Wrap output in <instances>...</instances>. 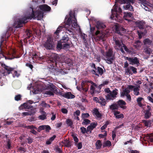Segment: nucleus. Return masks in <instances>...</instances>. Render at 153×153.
I'll return each instance as SVG.
<instances>
[{
    "mask_svg": "<svg viewBox=\"0 0 153 153\" xmlns=\"http://www.w3.org/2000/svg\"><path fill=\"white\" fill-rule=\"evenodd\" d=\"M55 151L57 153H63L62 149L58 147L56 148Z\"/></svg>",
    "mask_w": 153,
    "mask_h": 153,
    "instance_id": "obj_56",
    "label": "nucleus"
},
{
    "mask_svg": "<svg viewBox=\"0 0 153 153\" xmlns=\"http://www.w3.org/2000/svg\"><path fill=\"white\" fill-rule=\"evenodd\" d=\"M41 105L43 107L45 108L47 107H48L50 108L51 106L49 104H47L44 101H42L41 103Z\"/></svg>",
    "mask_w": 153,
    "mask_h": 153,
    "instance_id": "obj_51",
    "label": "nucleus"
},
{
    "mask_svg": "<svg viewBox=\"0 0 153 153\" xmlns=\"http://www.w3.org/2000/svg\"><path fill=\"white\" fill-rule=\"evenodd\" d=\"M62 47V43L61 42H58L56 48L58 49H61Z\"/></svg>",
    "mask_w": 153,
    "mask_h": 153,
    "instance_id": "obj_53",
    "label": "nucleus"
},
{
    "mask_svg": "<svg viewBox=\"0 0 153 153\" xmlns=\"http://www.w3.org/2000/svg\"><path fill=\"white\" fill-rule=\"evenodd\" d=\"M74 19H75V20L74 21L75 22L73 23L72 22V24H71V26L73 27H75L77 25V22H76V19L75 17H74Z\"/></svg>",
    "mask_w": 153,
    "mask_h": 153,
    "instance_id": "obj_62",
    "label": "nucleus"
},
{
    "mask_svg": "<svg viewBox=\"0 0 153 153\" xmlns=\"http://www.w3.org/2000/svg\"><path fill=\"white\" fill-rule=\"evenodd\" d=\"M59 94L60 95L68 99H73L75 97L74 95L72 94L71 92H66L64 94H63L61 92H59Z\"/></svg>",
    "mask_w": 153,
    "mask_h": 153,
    "instance_id": "obj_16",
    "label": "nucleus"
},
{
    "mask_svg": "<svg viewBox=\"0 0 153 153\" xmlns=\"http://www.w3.org/2000/svg\"><path fill=\"white\" fill-rule=\"evenodd\" d=\"M113 40L115 42V45H116L115 46L116 47H118L119 48L122 47L121 43H122V42H121V41L116 37H113Z\"/></svg>",
    "mask_w": 153,
    "mask_h": 153,
    "instance_id": "obj_20",
    "label": "nucleus"
},
{
    "mask_svg": "<svg viewBox=\"0 0 153 153\" xmlns=\"http://www.w3.org/2000/svg\"><path fill=\"white\" fill-rule=\"evenodd\" d=\"M146 22L143 20L137 21L135 22V24L137 27L140 29V30L137 31V33L139 36V38L140 39L142 37V35H145L147 33V31L146 28L150 27L149 25L146 26L145 25Z\"/></svg>",
    "mask_w": 153,
    "mask_h": 153,
    "instance_id": "obj_4",
    "label": "nucleus"
},
{
    "mask_svg": "<svg viewBox=\"0 0 153 153\" xmlns=\"http://www.w3.org/2000/svg\"><path fill=\"white\" fill-rule=\"evenodd\" d=\"M21 96L20 94H18L16 95L15 97V100L18 101L21 99Z\"/></svg>",
    "mask_w": 153,
    "mask_h": 153,
    "instance_id": "obj_58",
    "label": "nucleus"
},
{
    "mask_svg": "<svg viewBox=\"0 0 153 153\" xmlns=\"http://www.w3.org/2000/svg\"><path fill=\"white\" fill-rule=\"evenodd\" d=\"M111 143L109 140L106 141L103 144V147L105 148L106 147H109L111 146Z\"/></svg>",
    "mask_w": 153,
    "mask_h": 153,
    "instance_id": "obj_43",
    "label": "nucleus"
},
{
    "mask_svg": "<svg viewBox=\"0 0 153 153\" xmlns=\"http://www.w3.org/2000/svg\"><path fill=\"white\" fill-rule=\"evenodd\" d=\"M43 13L40 11H35L32 9V12L30 16L27 17H24L22 19H19L14 23L13 26L16 28H18L23 26V25L25 24L27 22V19L33 18L35 19L37 18V19H40L42 16Z\"/></svg>",
    "mask_w": 153,
    "mask_h": 153,
    "instance_id": "obj_2",
    "label": "nucleus"
},
{
    "mask_svg": "<svg viewBox=\"0 0 153 153\" xmlns=\"http://www.w3.org/2000/svg\"><path fill=\"white\" fill-rule=\"evenodd\" d=\"M143 122L145 126L147 127L150 126L152 123V121L150 120H143Z\"/></svg>",
    "mask_w": 153,
    "mask_h": 153,
    "instance_id": "obj_39",
    "label": "nucleus"
},
{
    "mask_svg": "<svg viewBox=\"0 0 153 153\" xmlns=\"http://www.w3.org/2000/svg\"><path fill=\"white\" fill-rule=\"evenodd\" d=\"M2 66L5 69L4 71L5 72H7L8 74H9L10 73L12 74L13 77H15L16 76H19L17 72L16 71L14 70V68L7 66L4 64V65L2 64Z\"/></svg>",
    "mask_w": 153,
    "mask_h": 153,
    "instance_id": "obj_10",
    "label": "nucleus"
},
{
    "mask_svg": "<svg viewBox=\"0 0 153 153\" xmlns=\"http://www.w3.org/2000/svg\"><path fill=\"white\" fill-rule=\"evenodd\" d=\"M110 109L113 112L115 110H117L118 109V107L117 103H114L111 105L109 106Z\"/></svg>",
    "mask_w": 153,
    "mask_h": 153,
    "instance_id": "obj_26",
    "label": "nucleus"
},
{
    "mask_svg": "<svg viewBox=\"0 0 153 153\" xmlns=\"http://www.w3.org/2000/svg\"><path fill=\"white\" fill-rule=\"evenodd\" d=\"M131 71L133 73L136 74L137 73V68L133 66H131L129 68H128L126 70V73H127L129 74H132V73Z\"/></svg>",
    "mask_w": 153,
    "mask_h": 153,
    "instance_id": "obj_19",
    "label": "nucleus"
},
{
    "mask_svg": "<svg viewBox=\"0 0 153 153\" xmlns=\"http://www.w3.org/2000/svg\"><path fill=\"white\" fill-rule=\"evenodd\" d=\"M130 93V91L128 89L126 88L123 90L120 93V96L121 97H124L126 96Z\"/></svg>",
    "mask_w": 153,
    "mask_h": 153,
    "instance_id": "obj_28",
    "label": "nucleus"
},
{
    "mask_svg": "<svg viewBox=\"0 0 153 153\" xmlns=\"http://www.w3.org/2000/svg\"><path fill=\"white\" fill-rule=\"evenodd\" d=\"M144 50L145 51V53L147 54H148L149 55H150L151 54V49L150 48H145Z\"/></svg>",
    "mask_w": 153,
    "mask_h": 153,
    "instance_id": "obj_50",
    "label": "nucleus"
},
{
    "mask_svg": "<svg viewBox=\"0 0 153 153\" xmlns=\"http://www.w3.org/2000/svg\"><path fill=\"white\" fill-rule=\"evenodd\" d=\"M45 129L47 132H49L51 130V128L49 125H45Z\"/></svg>",
    "mask_w": 153,
    "mask_h": 153,
    "instance_id": "obj_60",
    "label": "nucleus"
},
{
    "mask_svg": "<svg viewBox=\"0 0 153 153\" xmlns=\"http://www.w3.org/2000/svg\"><path fill=\"white\" fill-rule=\"evenodd\" d=\"M151 97L148 96L147 97V99L150 102L153 103V94L152 93L151 94Z\"/></svg>",
    "mask_w": 153,
    "mask_h": 153,
    "instance_id": "obj_52",
    "label": "nucleus"
},
{
    "mask_svg": "<svg viewBox=\"0 0 153 153\" xmlns=\"http://www.w3.org/2000/svg\"><path fill=\"white\" fill-rule=\"evenodd\" d=\"M42 115H39L38 117V118L40 120H44L46 119H47V118L46 113L44 111H42Z\"/></svg>",
    "mask_w": 153,
    "mask_h": 153,
    "instance_id": "obj_37",
    "label": "nucleus"
},
{
    "mask_svg": "<svg viewBox=\"0 0 153 153\" xmlns=\"http://www.w3.org/2000/svg\"><path fill=\"white\" fill-rule=\"evenodd\" d=\"M113 51L112 48H110L105 52V57L106 58L105 60L106 62L109 64H111L113 63L115 59L114 55H113Z\"/></svg>",
    "mask_w": 153,
    "mask_h": 153,
    "instance_id": "obj_5",
    "label": "nucleus"
},
{
    "mask_svg": "<svg viewBox=\"0 0 153 153\" xmlns=\"http://www.w3.org/2000/svg\"><path fill=\"white\" fill-rule=\"evenodd\" d=\"M60 59L58 55L55 53L52 54L48 58L47 62L48 63L51 64V65H50L51 71L55 73L56 71V69L55 68V67H57V69H58L59 67L62 68L60 66V65L62 64L59 62Z\"/></svg>",
    "mask_w": 153,
    "mask_h": 153,
    "instance_id": "obj_3",
    "label": "nucleus"
},
{
    "mask_svg": "<svg viewBox=\"0 0 153 153\" xmlns=\"http://www.w3.org/2000/svg\"><path fill=\"white\" fill-rule=\"evenodd\" d=\"M8 30L6 32L4 33L2 35L1 37V40L0 41V54H1L2 56L4 57L6 59H12L15 58H16V52L14 50H12L11 52H8L7 54V56H6L4 54V53L1 50V48L4 47V45H6V41L7 39L10 36V34L9 33Z\"/></svg>",
    "mask_w": 153,
    "mask_h": 153,
    "instance_id": "obj_1",
    "label": "nucleus"
},
{
    "mask_svg": "<svg viewBox=\"0 0 153 153\" xmlns=\"http://www.w3.org/2000/svg\"><path fill=\"white\" fill-rule=\"evenodd\" d=\"M115 117V118L117 119L120 118H124V115L122 114H119L116 115Z\"/></svg>",
    "mask_w": 153,
    "mask_h": 153,
    "instance_id": "obj_64",
    "label": "nucleus"
},
{
    "mask_svg": "<svg viewBox=\"0 0 153 153\" xmlns=\"http://www.w3.org/2000/svg\"><path fill=\"white\" fill-rule=\"evenodd\" d=\"M144 100V99L141 97H139L137 99V103L138 105L140 107H142L143 105L141 103V101Z\"/></svg>",
    "mask_w": 153,
    "mask_h": 153,
    "instance_id": "obj_34",
    "label": "nucleus"
},
{
    "mask_svg": "<svg viewBox=\"0 0 153 153\" xmlns=\"http://www.w3.org/2000/svg\"><path fill=\"white\" fill-rule=\"evenodd\" d=\"M43 46L47 50L53 49L54 47V43L53 39L50 37L47 38V40L44 43Z\"/></svg>",
    "mask_w": 153,
    "mask_h": 153,
    "instance_id": "obj_8",
    "label": "nucleus"
},
{
    "mask_svg": "<svg viewBox=\"0 0 153 153\" xmlns=\"http://www.w3.org/2000/svg\"><path fill=\"white\" fill-rule=\"evenodd\" d=\"M116 32L121 36L123 35L124 33H126V30L125 29L121 27H116Z\"/></svg>",
    "mask_w": 153,
    "mask_h": 153,
    "instance_id": "obj_17",
    "label": "nucleus"
},
{
    "mask_svg": "<svg viewBox=\"0 0 153 153\" xmlns=\"http://www.w3.org/2000/svg\"><path fill=\"white\" fill-rule=\"evenodd\" d=\"M45 129V125H42L39 126L38 128L37 131L40 132L41 131Z\"/></svg>",
    "mask_w": 153,
    "mask_h": 153,
    "instance_id": "obj_59",
    "label": "nucleus"
},
{
    "mask_svg": "<svg viewBox=\"0 0 153 153\" xmlns=\"http://www.w3.org/2000/svg\"><path fill=\"white\" fill-rule=\"evenodd\" d=\"M143 113L144 114V117L148 119L152 116V108L150 106L147 105L144 108Z\"/></svg>",
    "mask_w": 153,
    "mask_h": 153,
    "instance_id": "obj_11",
    "label": "nucleus"
},
{
    "mask_svg": "<svg viewBox=\"0 0 153 153\" xmlns=\"http://www.w3.org/2000/svg\"><path fill=\"white\" fill-rule=\"evenodd\" d=\"M25 37L26 38L29 39L32 36L31 31L28 29H27L25 32Z\"/></svg>",
    "mask_w": 153,
    "mask_h": 153,
    "instance_id": "obj_32",
    "label": "nucleus"
},
{
    "mask_svg": "<svg viewBox=\"0 0 153 153\" xmlns=\"http://www.w3.org/2000/svg\"><path fill=\"white\" fill-rule=\"evenodd\" d=\"M80 129L82 134H84L85 133H86L87 134H89V132L88 131V129H87L86 130L85 128L82 127L80 128Z\"/></svg>",
    "mask_w": 153,
    "mask_h": 153,
    "instance_id": "obj_44",
    "label": "nucleus"
},
{
    "mask_svg": "<svg viewBox=\"0 0 153 153\" xmlns=\"http://www.w3.org/2000/svg\"><path fill=\"white\" fill-rule=\"evenodd\" d=\"M64 141V144L65 147L69 148L71 146V142L70 141L66 140Z\"/></svg>",
    "mask_w": 153,
    "mask_h": 153,
    "instance_id": "obj_42",
    "label": "nucleus"
},
{
    "mask_svg": "<svg viewBox=\"0 0 153 153\" xmlns=\"http://www.w3.org/2000/svg\"><path fill=\"white\" fill-rule=\"evenodd\" d=\"M123 17L125 18V19L127 20H128L127 19L129 18H132L133 13L131 12H126L123 13Z\"/></svg>",
    "mask_w": 153,
    "mask_h": 153,
    "instance_id": "obj_23",
    "label": "nucleus"
},
{
    "mask_svg": "<svg viewBox=\"0 0 153 153\" xmlns=\"http://www.w3.org/2000/svg\"><path fill=\"white\" fill-rule=\"evenodd\" d=\"M84 83L85 85L87 84L88 83H91L92 84V85L91 86V87L90 88V90L91 91L90 92L91 93V94H94L95 91V87H97V85L95 83H94L91 80H86L85 81Z\"/></svg>",
    "mask_w": 153,
    "mask_h": 153,
    "instance_id": "obj_13",
    "label": "nucleus"
},
{
    "mask_svg": "<svg viewBox=\"0 0 153 153\" xmlns=\"http://www.w3.org/2000/svg\"><path fill=\"white\" fill-rule=\"evenodd\" d=\"M66 123L67 125L71 127L73 124V121L70 119H68L66 120Z\"/></svg>",
    "mask_w": 153,
    "mask_h": 153,
    "instance_id": "obj_46",
    "label": "nucleus"
},
{
    "mask_svg": "<svg viewBox=\"0 0 153 153\" xmlns=\"http://www.w3.org/2000/svg\"><path fill=\"white\" fill-rule=\"evenodd\" d=\"M140 85H138L137 86H136L135 87H134L133 89L134 94V95L137 96L140 94Z\"/></svg>",
    "mask_w": 153,
    "mask_h": 153,
    "instance_id": "obj_27",
    "label": "nucleus"
},
{
    "mask_svg": "<svg viewBox=\"0 0 153 153\" xmlns=\"http://www.w3.org/2000/svg\"><path fill=\"white\" fill-rule=\"evenodd\" d=\"M101 106H105L106 104V101L104 98L102 97H100V101L99 103Z\"/></svg>",
    "mask_w": 153,
    "mask_h": 153,
    "instance_id": "obj_30",
    "label": "nucleus"
},
{
    "mask_svg": "<svg viewBox=\"0 0 153 153\" xmlns=\"http://www.w3.org/2000/svg\"><path fill=\"white\" fill-rule=\"evenodd\" d=\"M97 125V123L93 122L91 123L90 125L87 127L88 131L89 132V134H90L91 133L92 131L93 130L94 128H96Z\"/></svg>",
    "mask_w": 153,
    "mask_h": 153,
    "instance_id": "obj_18",
    "label": "nucleus"
},
{
    "mask_svg": "<svg viewBox=\"0 0 153 153\" xmlns=\"http://www.w3.org/2000/svg\"><path fill=\"white\" fill-rule=\"evenodd\" d=\"M114 97H115L112 94L111 91L106 96V98L107 100H113V99L112 98H114Z\"/></svg>",
    "mask_w": 153,
    "mask_h": 153,
    "instance_id": "obj_36",
    "label": "nucleus"
},
{
    "mask_svg": "<svg viewBox=\"0 0 153 153\" xmlns=\"http://www.w3.org/2000/svg\"><path fill=\"white\" fill-rule=\"evenodd\" d=\"M25 128H26L27 129H31V130H32V129H35L36 130L37 129V128L35 126H33V125H30V126H25Z\"/></svg>",
    "mask_w": 153,
    "mask_h": 153,
    "instance_id": "obj_49",
    "label": "nucleus"
},
{
    "mask_svg": "<svg viewBox=\"0 0 153 153\" xmlns=\"http://www.w3.org/2000/svg\"><path fill=\"white\" fill-rule=\"evenodd\" d=\"M96 27L97 29L99 30L105 28L106 26L103 23L99 21L97 22Z\"/></svg>",
    "mask_w": 153,
    "mask_h": 153,
    "instance_id": "obj_22",
    "label": "nucleus"
},
{
    "mask_svg": "<svg viewBox=\"0 0 153 153\" xmlns=\"http://www.w3.org/2000/svg\"><path fill=\"white\" fill-rule=\"evenodd\" d=\"M142 4L141 6L142 7H146V5L147 4V1L146 0H140Z\"/></svg>",
    "mask_w": 153,
    "mask_h": 153,
    "instance_id": "obj_57",
    "label": "nucleus"
},
{
    "mask_svg": "<svg viewBox=\"0 0 153 153\" xmlns=\"http://www.w3.org/2000/svg\"><path fill=\"white\" fill-rule=\"evenodd\" d=\"M71 17H69L68 18L66 16L65 18V24L66 25L70 26L71 25L72 22V21L71 20L72 18Z\"/></svg>",
    "mask_w": 153,
    "mask_h": 153,
    "instance_id": "obj_31",
    "label": "nucleus"
},
{
    "mask_svg": "<svg viewBox=\"0 0 153 153\" xmlns=\"http://www.w3.org/2000/svg\"><path fill=\"white\" fill-rule=\"evenodd\" d=\"M118 108L119 107L123 109H125L126 108V102L123 100H120L116 102Z\"/></svg>",
    "mask_w": 153,
    "mask_h": 153,
    "instance_id": "obj_15",
    "label": "nucleus"
},
{
    "mask_svg": "<svg viewBox=\"0 0 153 153\" xmlns=\"http://www.w3.org/2000/svg\"><path fill=\"white\" fill-rule=\"evenodd\" d=\"M111 15L110 16V18L112 19L116 20V19H119L120 17V14H117V12L120 14L122 12V10L120 7H119L117 10V8H114L111 10Z\"/></svg>",
    "mask_w": 153,
    "mask_h": 153,
    "instance_id": "obj_9",
    "label": "nucleus"
},
{
    "mask_svg": "<svg viewBox=\"0 0 153 153\" xmlns=\"http://www.w3.org/2000/svg\"><path fill=\"white\" fill-rule=\"evenodd\" d=\"M122 47L124 48V49L126 52L129 53H131V51L129 50L124 44L122 43Z\"/></svg>",
    "mask_w": 153,
    "mask_h": 153,
    "instance_id": "obj_48",
    "label": "nucleus"
},
{
    "mask_svg": "<svg viewBox=\"0 0 153 153\" xmlns=\"http://www.w3.org/2000/svg\"><path fill=\"white\" fill-rule=\"evenodd\" d=\"M104 71V70L102 68L98 67L95 70H91V72L93 74L99 76L100 75L101 76L103 74Z\"/></svg>",
    "mask_w": 153,
    "mask_h": 153,
    "instance_id": "obj_12",
    "label": "nucleus"
},
{
    "mask_svg": "<svg viewBox=\"0 0 153 153\" xmlns=\"http://www.w3.org/2000/svg\"><path fill=\"white\" fill-rule=\"evenodd\" d=\"M60 42H61L62 44L66 43L67 42H71V41L69 39V38L67 36H64L61 39Z\"/></svg>",
    "mask_w": 153,
    "mask_h": 153,
    "instance_id": "obj_24",
    "label": "nucleus"
},
{
    "mask_svg": "<svg viewBox=\"0 0 153 153\" xmlns=\"http://www.w3.org/2000/svg\"><path fill=\"white\" fill-rule=\"evenodd\" d=\"M85 81H83L81 83V89L83 90V92H84V94L86 93L88 91L89 88V85L88 83L87 84H85L84 83Z\"/></svg>",
    "mask_w": 153,
    "mask_h": 153,
    "instance_id": "obj_21",
    "label": "nucleus"
},
{
    "mask_svg": "<svg viewBox=\"0 0 153 153\" xmlns=\"http://www.w3.org/2000/svg\"><path fill=\"white\" fill-rule=\"evenodd\" d=\"M93 113L95 114L97 118H100L101 117L102 115L99 112L97 108H94L93 110Z\"/></svg>",
    "mask_w": 153,
    "mask_h": 153,
    "instance_id": "obj_33",
    "label": "nucleus"
},
{
    "mask_svg": "<svg viewBox=\"0 0 153 153\" xmlns=\"http://www.w3.org/2000/svg\"><path fill=\"white\" fill-rule=\"evenodd\" d=\"M95 145L96 149H100L101 148L102 146V143L100 140H97L96 143Z\"/></svg>",
    "mask_w": 153,
    "mask_h": 153,
    "instance_id": "obj_38",
    "label": "nucleus"
},
{
    "mask_svg": "<svg viewBox=\"0 0 153 153\" xmlns=\"http://www.w3.org/2000/svg\"><path fill=\"white\" fill-rule=\"evenodd\" d=\"M89 116V114L88 113H85L82 114L81 117L83 119H84L85 118H88Z\"/></svg>",
    "mask_w": 153,
    "mask_h": 153,
    "instance_id": "obj_47",
    "label": "nucleus"
},
{
    "mask_svg": "<svg viewBox=\"0 0 153 153\" xmlns=\"http://www.w3.org/2000/svg\"><path fill=\"white\" fill-rule=\"evenodd\" d=\"M144 44L145 45H151L152 44V41L149 38H146L143 41Z\"/></svg>",
    "mask_w": 153,
    "mask_h": 153,
    "instance_id": "obj_41",
    "label": "nucleus"
},
{
    "mask_svg": "<svg viewBox=\"0 0 153 153\" xmlns=\"http://www.w3.org/2000/svg\"><path fill=\"white\" fill-rule=\"evenodd\" d=\"M30 8L32 10V9H33L35 11H40L41 12L43 13L42 16V18L40 19H39V20L41 19L43 17V13L42 11H50L51 10V8L48 5L46 4H44L43 5H39V7L38 8H36V9H34L33 8V6H32L31 7H30Z\"/></svg>",
    "mask_w": 153,
    "mask_h": 153,
    "instance_id": "obj_7",
    "label": "nucleus"
},
{
    "mask_svg": "<svg viewBox=\"0 0 153 153\" xmlns=\"http://www.w3.org/2000/svg\"><path fill=\"white\" fill-rule=\"evenodd\" d=\"M126 101L128 102H130L131 100V97L130 95L129 94L126 95Z\"/></svg>",
    "mask_w": 153,
    "mask_h": 153,
    "instance_id": "obj_61",
    "label": "nucleus"
},
{
    "mask_svg": "<svg viewBox=\"0 0 153 153\" xmlns=\"http://www.w3.org/2000/svg\"><path fill=\"white\" fill-rule=\"evenodd\" d=\"M11 143L10 141H8L7 142V144L6 145V148L7 149H11Z\"/></svg>",
    "mask_w": 153,
    "mask_h": 153,
    "instance_id": "obj_54",
    "label": "nucleus"
},
{
    "mask_svg": "<svg viewBox=\"0 0 153 153\" xmlns=\"http://www.w3.org/2000/svg\"><path fill=\"white\" fill-rule=\"evenodd\" d=\"M116 2L120 4H126L123 6L124 9L130 11H134L133 7L130 5L131 3H133V0H116Z\"/></svg>",
    "mask_w": 153,
    "mask_h": 153,
    "instance_id": "obj_6",
    "label": "nucleus"
},
{
    "mask_svg": "<svg viewBox=\"0 0 153 153\" xmlns=\"http://www.w3.org/2000/svg\"><path fill=\"white\" fill-rule=\"evenodd\" d=\"M22 114L23 117H25L27 116L31 115L32 114V113L31 112H24L22 113Z\"/></svg>",
    "mask_w": 153,
    "mask_h": 153,
    "instance_id": "obj_55",
    "label": "nucleus"
},
{
    "mask_svg": "<svg viewBox=\"0 0 153 153\" xmlns=\"http://www.w3.org/2000/svg\"><path fill=\"white\" fill-rule=\"evenodd\" d=\"M71 42H67L62 44L63 49H66L70 48L71 45Z\"/></svg>",
    "mask_w": 153,
    "mask_h": 153,
    "instance_id": "obj_40",
    "label": "nucleus"
},
{
    "mask_svg": "<svg viewBox=\"0 0 153 153\" xmlns=\"http://www.w3.org/2000/svg\"><path fill=\"white\" fill-rule=\"evenodd\" d=\"M22 106L23 107V108L25 109H28L32 110L33 108V107L32 105L27 104V103H24L22 105Z\"/></svg>",
    "mask_w": 153,
    "mask_h": 153,
    "instance_id": "obj_29",
    "label": "nucleus"
},
{
    "mask_svg": "<svg viewBox=\"0 0 153 153\" xmlns=\"http://www.w3.org/2000/svg\"><path fill=\"white\" fill-rule=\"evenodd\" d=\"M83 121L82 122V124L83 125H87L88 124H89L90 123L91 121L86 119H83Z\"/></svg>",
    "mask_w": 153,
    "mask_h": 153,
    "instance_id": "obj_45",
    "label": "nucleus"
},
{
    "mask_svg": "<svg viewBox=\"0 0 153 153\" xmlns=\"http://www.w3.org/2000/svg\"><path fill=\"white\" fill-rule=\"evenodd\" d=\"M50 89L51 91H53V92L55 93H59L58 90H57V88L54 85H50Z\"/></svg>",
    "mask_w": 153,
    "mask_h": 153,
    "instance_id": "obj_35",
    "label": "nucleus"
},
{
    "mask_svg": "<svg viewBox=\"0 0 153 153\" xmlns=\"http://www.w3.org/2000/svg\"><path fill=\"white\" fill-rule=\"evenodd\" d=\"M65 62L68 64L69 66H71L73 65L72 60L68 58H65L64 59Z\"/></svg>",
    "mask_w": 153,
    "mask_h": 153,
    "instance_id": "obj_25",
    "label": "nucleus"
},
{
    "mask_svg": "<svg viewBox=\"0 0 153 153\" xmlns=\"http://www.w3.org/2000/svg\"><path fill=\"white\" fill-rule=\"evenodd\" d=\"M117 89H115L113 90L112 92V94L115 97H116V96L118 94V92H117Z\"/></svg>",
    "mask_w": 153,
    "mask_h": 153,
    "instance_id": "obj_63",
    "label": "nucleus"
},
{
    "mask_svg": "<svg viewBox=\"0 0 153 153\" xmlns=\"http://www.w3.org/2000/svg\"><path fill=\"white\" fill-rule=\"evenodd\" d=\"M129 63L132 65H136L137 66L140 64L139 59L136 57H131Z\"/></svg>",
    "mask_w": 153,
    "mask_h": 153,
    "instance_id": "obj_14",
    "label": "nucleus"
}]
</instances>
